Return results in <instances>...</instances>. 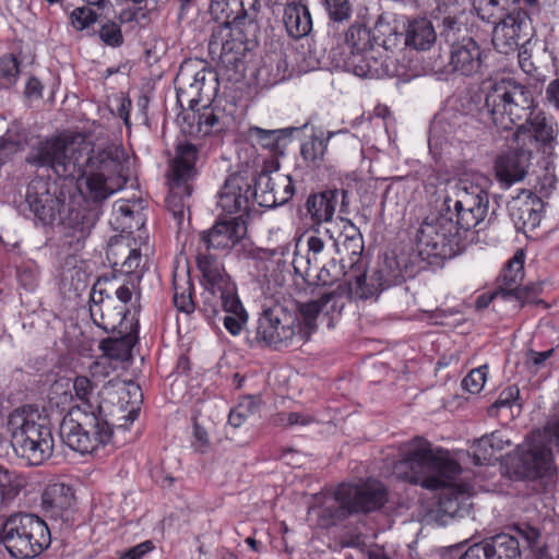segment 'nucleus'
Wrapping results in <instances>:
<instances>
[{
    "label": "nucleus",
    "mask_w": 559,
    "mask_h": 559,
    "mask_svg": "<svg viewBox=\"0 0 559 559\" xmlns=\"http://www.w3.org/2000/svg\"><path fill=\"white\" fill-rule=\"evenodd\" d=\"M198 150L195 145L185 142L176 147V155L170 163L168 171L169 193L166 199L167 210L180 228L189 212L190 197L192 193L191 181L195 176V160Z\"/></svg>",
    "instance_id": "12"
},
{
    "label": "nucleus",
    "mask_w": 559,
    "mask_h": 559,
    "mask_svg": "<svg viewBox=\"0 0 559 559\" xmlns=\"http://www.w3.org/2000/svg\"><path fill=\"white\" fill-rule=\"evenodd\" d=\"M333 294H323L316 300H310L299 305L298 310V332L302 337L304 343L309 341L311 334L317 329V318L323 310V307L332 299Z\"/></svg>",
    "instance_id": "34"
},
{
    "label": "nucleus",
    "mask_w": 559,
    "mask_h": 559,
    "mask_svg": "<svg viewBox=\"0 0 559 559\" xmlns=\"http://www.w3.org/2000/svg\"><path fill=\"white\" fill-rule=\"evenodd\" d=\"M371 33L376 34V45L382 46L385 50L397 47L402 38V34L391 26V16L386 13L379 15Z\"/></svg>",
    "instance_id": "42"
},
{
    "label": "nucleus",
    "mask_w": 559,
    "mask_h": 559,
    "mask_svg": "<svg viewBox=\"0 0 559 559\" xmlns=\"http://www.w3.org/2000/svg\"><path fill=\"white\" fill-rule=\"evenodd\" d=\"M255 338L276 350L300 346L304 341L298 332V316L281 304L265 307L258 319Z\"/></svg>",
    "instance_id": "14"
},
{
    "label": "nucleus",
    "mask_w": 559,
    "mask_h": 559,
    "mask_svg": "<svg viewBox=\"0 0 559 559\" xmlns=\"http://www.w3.org/2000/svg\"><path fill=\"white\" fill-rule=\"evenodd\" d=\"M253 173L248 169L227 177L218 192L217 205L228 214L248 213L254 199Z\"/></svg>",
    "instance_id": "18"
},
{
    "label": "nucleus",
    "mask_w": 559,
    "mask_h": 559,
    "mask_svg": "<svg viewBox=\"0 0 559 559\" xmlns=\"http://www.w3.org/2000/svg\"><path fill=\"white\" fill-rule=\"evenodd\" d=\"M519 461L526 477L536 478L552 467L550 436L545 431L532 432L519 447Z\"/></svg>",
    "instance_id": "17"
},
{
    "label": "nucleus",
    "mask_w": 559,
    "mask_h": 559,
    "mask_svg": "<svg viewBox=\"0 0 559 559\" xmlns=\"http://www.w3.org/2000/svg\"><path fill=\"white\" fill-rule=\"evenodd\" d=\"M97 21V14L87 7L75 8L70 14L71 25L76 31H83Z\"/></svg>",
    "instance_id": "51"
},
{
    "label": "nucleus",
    "mask_w": 559,
    "mask_h": 559,
    "mask_svg": "<svg viewBox=\"0 0 559 559\" xmlns=\"http://www.w3.org/2000/svg\"><path fill=\"white\" fill-rule=\"evenodd\" d=\"M11 445L15 454L29 465H40L53 451V438L50 428L39 421V415L31 408H17L7 423Z\"/></svg>",
    "instance_id": "7"
},
{
    "label": "nucleus",
    "mask_w": 559,
    "mask_h": 559,
    "mask_svg": "<svg viewBox=\"0 0 559 559\" xmlns=\"http://www.w3.org/2000/svg\"><path fill=\"white\" fill-rule=\"evenodd\" d=\"M281 420L286 426H293V425H308L313 419L311 416L304 415L300 413H288V414H282Z\"/></svg>",
    "instance_id": "61"
},
{
    "label": "nucleus",
    "mask_w": 559,
    "mask_h": 559,
    "mask_svg": "<svg viewBox=\"0 0 559 559\" xmlns=\"http://www.w3.org/2000/svg\"><path fill=\"white\" fill-rule=\"evenodd\" d=\"M191 289L192 284L187 275L181 280L174 276V304L179 311L191 313L194 310Z\"/></svg>",
    "instance_id": "45"
},
{
    "label": "nucleus",
    "mask_w": 559,
    "mask_h": 559,
    "mask_svg": "<svg viewBox=\"0 0 559 559\" xmlns=\"http://www.w3.org/2000/svg\"><path fill=\"white\" fill-rule=\"evenodd\" d=\"M471 450V455L475 465L489 463L495 455L492 449L489 448L488 440H486L484 436L473 443Z\"/></svg>",
    "instance_id": "53"
},
{
    "label": "nucleus",
    "mask_w": 559,
    "mask_h": 559,
    "mask_svg": "<svg viewBox=\"0 0 559 559\" xmlns=\"http://www.w3.org/2000/svg\"><path fill=\"white\" fill-rule=\"evenodd\" d=\"M198 267L202 273L204 302L216 312L218 306L226 312L223 323L226 330L238 335L247 322V312L238 297L235 284L226 274L221 262L211 254H199Z\"/></svg>",
    "instance_id": "4"
},
{
    "label": "nucleus",
    "mask_w": 559,
    "mask_h": 559,
    "mask_svg": "<svg viewBox=\"0 0 559 559\" xmlns=\"http://www.w3.org/2000/svg\"><path fill=\"white\" fill-rule=\"evenodd\" d=\"M25 200L35 216L44 222L56 219L63 206L62 200L50 192L48 181L43 178L27 185Z\"/></svg>",
    "instance_id": "21"
},
{
    "label": "nucleus",
    "mask_w": 559,
    "mask_h": 559,
    "mask_svg": "<svg viewBox=\"0 0 559 559\" xmlns=\"http://www.w3.org/2000/svg\"><path fill=\"white\" fill-rule=\"evenodd\" d=\"M483 50L472 37H464L450 46L449 61L445 64L448 73L462 76H473L480 72Z\"/></svg>",
    "instance_id": "19"
},
{
    "label": "nucleus",
    "mask_w": 559,
    "mask_h": 559,
    "mask_svg": "<svg viewBox=\"0 0 559 559\" xmlns=\"http://www.w3.org/2000/svg\"><path fill=\"white\" fill-rule=\"evenodd\" d=\"M73 390L75 392V397L72 396V401L67 408L70 406H81L87 411L98 412L99 406L91 401L94 392V384L87 377L78 376L73 381Z\"/></svg>",
    "instance_id": "43"
},
{
    "label": "nucleus",
    "mask_w": 559,
    "mask_h": 559,
    "mask_svg": "<svg viewBox=\"0 0 559 559\" xmlns=\"http://www.w3.org/2000/svg\"><path fill=\"white\" fill-rule=\"evenodd\" d=\"M112 370L114 369L110 361L105 357L94 361L90 367V373L94 379L106 378L111 373Z\"/></svg>",
    "instance_id": "60"
},
{
    "label": "nucleus",
    "mask_w": 559,
    "mask_h": 559,
    "mask_svg": "<svg viewBox=\"0 0 559 559\" xmlns=\"http://www.w3.org/2000/svg\"><path fill=\"white\" fill-rule=\"evenodd\" d=\"M330 19L334 22H343L350 16V5L347 0H322Z\"/></svg>",
    "instance_id": "52"
},
{
    "label": "nucleus",
    "mask_w": 559,
    "mask_h": 559,
    "mask_svg": "<svg viewBox=\"0 0 559 559\" xmlns=\"http://www.w3.org/2000/svg\"><path fill=\"white\" fill-rule=\"evenodd\" d=\"M337 203L336 190H326L307 199L306 209L314 224L330 222Z\"/></svg>",
    "instance_id": "35"
},
{
    "label": "nucleus",
    "mask_w": 559,
    "mask_h": 559,
    "mask_svg": "<svg viewBox=\"0 0 559 559\" xmlns=\"http://www.w3.org/2000/svg\"><path fill=\"white\" fill-rule=\"evenodd\" d=\"M100 39L109 46L117 47L122 44L123 37L118 24L108 22L99 29Z\"/></svg>",
    "instance_id": "54"
},
{
    "label": "nucleus",
    "mask_w": 559,
    "mask_h": 559,
    "mask_svg": "<svg viewBox=\"0 0 559 559\" xmlns=\"http://www.w3.org/2000/svg\"><path fill=\"white\" fill-rule=\"evenodd\" d=\"M334 498L340 508L347 514L369 513L381 509L388 501L385 486L377 479H368L359 484H342Z\"/></svg>",
    "instance_id": "15"
},
{
    "label": "nucleus",
    "mask_w": 559,
    "mask_h": 559,
    "mask_svg": "<svg viewBox=\"0 0 559 559\" xmlns=\"http://www.w3.org/2000/svg\"><path fill=\"white\" fill-rule=\"evenodd\" d=\"M193 67L194 70L191 74V80L193 79L195 84H198L199 92H201L202 97H204V103L209 104L212 102L219 88L217 73L213 69L209 68L204 62L203 67Z\"/></svg>",
    "instance_id": "39"
},
{
    "label": "nucleus",
    "mask_w": 559,
    "mask_h": 559,
    "mask_svg": "<svg viewBox=\"0 0 559 559\" xmlns=\"http://www.w3.org/2000/svg\"><path fill=\"white\" fill-rule=\"evenodd\" d=\"M546 99L559 109V79L551 81L546 87Z\"/></svg>",
    "instance_id": "64"
},
{
    "label": "nucleus",
    "mask_w": 559,
    "mask_h": 559,
    "mask_svg": "<svg viewBox=\"0 0 559 559\" xmlns=\"http://www.w3.org/2000/svg\"><path fill=\"white\" fill-rule=\"evenodd\" d=\"M25 160L37 168L49 167L62 178L84 179L82 193L88 209L72 210L69 214V224L78 239L90 234L99 218V204L121 190L128 177L123 148L107 145L94 150L81 134L40 141L31 148Z\"/></svg>",
    "instance_id": "1"
},
{
    "label": "nucleus",
    "mask_w": 559,
    "mask_h": 559,
    "mask_svg": "<svg viewBox=\"0 0 559 559\" xmlns=\"http://www.w3.org/2000/svg\"><path fill=\"white\" fill-rule=\"evenodd\" d=\"M521 2L534 7L538 0H474L480 19L495 24L491 41L500 53L515 51L520 38L527 35L530 19Z\"/></svg>",
    "instance_id": "5"
},
{
    "label": "nucleus",
    "mask_w": 559,
    "mask_h": 559,
    "mask_svg": "<svg viewBox=\"0 0 559 559\" xmlns=\"http://www.w3.org/2000/svg\"><path fill=\"white\" fill-rule=\"evenodd\" d=\"M10 483L9 472L0 465V495L3 499H12L16 495V491L8 489Z\"/></svg>",
    "instance_id": "62"
},
{
    "label": "nucleus",
    "mask_w": 559,
    "mask_h": 559,
    "mask_svg": "<svg viewBox=\"0 0 559 559\" xmlns=\"http://www.w3.org/2000/svg\"><path fill=\"white\" fill-rule=\"evenodd\" d=\"M488 559H521L520 542L509 534H498L481 542Z\"/></svg>",
    "instance_id": "36"
},
{
    "label": "nucleus",
    "mask_w": 559,
    "mask_h": 559,
    "mask_svg": "<svg viewBox=\"0 0 559 559\" xmlns=\"http://www.w3.org/2000/svg\"><path fill=\"white\" fill-rule=\"evenodd\" d=\"M486 440L489 442V448L492 449L496 454L499 451H502L506 447L510 445V439L507 438L504 432L502 431H493L490 435L484 436Z\"/></svg>",
    "instance_id": "59"
},
{
    "label": "nucleus",
    "mask_w": 559,
    "mask_h": 559,
    "mask_svg": "<svg viewBox=\"0 0 559 559\" xmlns=\"http://www.w3.org/2000/svg\"><path fill=\"white\" fill-rule=\"evenodd\" d=\"M342 230L338 237L330 236L331 246L337 253H346L352 257H360L364 251L362 236L359 229L346 218H340Z\"/></svg>",
    "instance_id": "31"
},
{
    "label": "nucleus",
    "mask_w": 559,
    "mask_h": 559,
    "mask_svg": "<svg viewBox=\"0 0 559 559\" xmlns=\"http://www.w3.org/2000/svg\"><path fill=\"white\" fill-rule=\"evenodd\" d=\"M114 215L116 216V219L121 222L122 228H131L132 225L127 222L128 219L133 218L134 215H136L139 218H141L139 212H134L133 206L128 201H117L112 205Z\"/></svg>",
    "instance_id": "55"
},
{
    "label": "nucleus",
    "mask_w": 559,
    "mask_h": 559,
    "mask_svg": "<svg viewBox=\"0 0 559 559\" xmlns=\"http://www.w3.org/2000/svg\"><path fill=\"white\" fill-rule=\"evenodd\" d=\"M488 194L477 183L461 179L450 188L444 199L447 214L456 216L457 227L467 231L477 227L486 217L488 211Z\"/></svg>",
    "instance_id": "13"
},
{
    "label": "nucleus",
    "mask_w": 559,
    "mask_h": 559,
    "mask_svg": "<svg viewBox=\"0 0 559 559\" xmlns=\"http://www.w3.org/2000/svg\"><path fill=\"white\" fill-rule=\"evenodd\" d=\"M248 133L250 139L254 141L257 144L273 150L278 145V142L282 140L284 135V130H264L259 127H251Z\"/></svg>",
    "instance_id": "48"
},
{
    "label": "nucleus",
    "mask_w": 559,
    "mask_h": 559,
    "mask_svg": "<svg viewBox=\"0 0 559 559\" xmlns=\"http://www.w3.org/2000/svg\"><path fill=\"white\" fill-rule=\"evenodd\" d=\"M415 245L423 260L430 258L445 260L464 251L466 236L454 223L452 215H431L417 229Z\"/></svg>",
    "instance_id": "8"
},
{
    "label": "nucleus",
    "mask_w": 559,
    "mask_h": 559,
    "mask_svg": "<svg viewBox=\"0 0 559 559\" xmlns=\"http://www.w3.org/2000/svg\"><path fill=\"white\" fill-rule=\"evenodd\" d=\"M134 285L116 281L98 280L90 297V314L93 322L106 332H116L124 328L129 312L127 304L131 301Z\"/></svg>",
    "instance_id": "11"
},
{
    "label": "nucleus",
    "mask_w": 559,
    "mask_h": 559,
    "mask_svg": "<svg viewBox=\"0 0 559 559\" xmlns=\"http://www.w3.org/2000/svg\"><path fill=\"white\" fill-rule=\"evenodd\" d=\"M330 236L333 233L330 228H325L324 233L317 231L307 237V252L305 254L296 252L293 266L297 275L304 280L311 277L313 267H318L330 257L334 248L331 246Z\"/></svg>",
    "instance_id": "20"
},
{
    "label": "nucleus",
    "mask_w": 559,
    "mask_h": 559,
    "mask_svg": "<svg viewBox=\"0 0 559 559\" xmlns=\"http://www.w3.org/2000/svg\"><path fill=\"white\" fill-rule=\"evenodd\" d=\"M487 380V366H480L473 369L462 381L463 388L472 393H479Z\"/></svg>",
    "instance_id": "50"
},
{
    "label": "nucleus",
    "mask_w": 559,
    "mask_h": 559,
    "mask_svg": "<svg viewBox=\"0 0 559 559\" xmlns=\"http://www.w3.org/2000/svg\"><path fill=\"white\" fill-rule=\"evenodd\" d=\"M106 255L114 267H120L126 274L135 273L142 261L141 252L133 247L129 237L120 236L108 245Z\"/></svg>",
    "instance_id": "28"
},
{
    "label": "nucleus",
    "mask_w": 559,
    "mask_h": 559,
    "mask_svg": "<svg viewBox=\"0 0 559 559\" xmlns=\"http://www.w3.org/2000/svg\"><path fill=\"white\" fill-rule=\"evenodd\" d=\"M252 192L254 202L272 209L288 202L295 188L290 176L263 169L258 175L253 174Z\"/></svg>",
    "instance_id": "16"
},
{
    "label": "nucleus",
    "mask_w": 559,
    "mask_h": 559,
    "mask_svg": "<svg viewBox=\"0 0 559 559\" xmlns=\"http://www.w3.org/2000/svg\"><path fill=\"white\" fill-rule=\"evenodd\" d=\"M337 135H342L346 140L352 141V142L356 141L355 136L352 133H349V131H347V130H340L336 132L329 131L326 133V138L312 136L309 140H307L306 142H304L301 145V151H300L302 157L306 160L311 162L313 164L321 162L325 154L329 141L333 136H337Z\"/></svg>",
    "instance_id": "37"
},
{
    "label": "nucleus",
    "mask_w": 559,
    "mask_h": 559,
    "mask_svg": "<svg viewBox=\"0 0 559 559\" xmlns=\"http://www.w3.org/2000/svg\"><path fill=\"white\" fill-rule=\"evenodd\" d=\"M283 20L288 35L295 39L307 36L312 29L310 12L301 2L288 3Z\"/></svg>",
    "instance_id": "33"
},
{
    "label": "nucleus",
    "mask_w": 559,
    "mask_h": 559,
    "mask_svg": "<svg viewBox=\"0 0 559 559\" xmlns=\"http://www.w3.org/2000/svg\"><path fill=\"white\" fill-rule=\"evenodd\" d=\"M535 199L528 194L526 200L514 199L509 209L511 216L523 226H535L538 221V214L534 209Z\"/></svg>",
    "instance_id": "44"
},
{
    "label": "nucleus",
    "mask_w": 559,
    "mask_h": 559,
    "mask_svg": "<svg viewBox=\"0 0 559 559\" xmlns=\"http://www.w3.org/2000/svg\"><path fill=\"white\" fill-rule=\"evenodd\" d=\"M193 66L203 67V61L194 59L183 62L175 80L177 102L182 109L194 110L200 103H204V97L199 92L198 84H195L193 79L191 80V74L194 70Z\"/></svg>",
    "instance_id": "27"
},
{
    "label": "nucleus",
    "mask_w": 559,
    "mask_h": 559,
    "mask_svg": "<svg viewBox=\"0 0 559 559\" xmlns=\"http://www.w3.org/2000/svg\"><path fill=\"white\" fill-rule=\"evenodd\" d=\"M1 543L16 559L40 555L51 543L47 524L34 514L10 515L2 526Z\"/></svg>",
    "instance_id": "10"
},
{
    "label": "nucleus",
    "mask_w": 559,
    "mask_h": 559,
    "mask_svg": "<svg viewBox=\"0 0 559 559\" xmlns=\"http://www.w3.org/2000/svg\"><path fill=\"white\" fill-rule=\"evenodd\" d=\"M345 41L352 48V51L367 52L376 50L377 37L365 25L354 24L345 33Z\"/></svg>",
    "instance_id": "41"
},
{
    "label": "nucleus",
    "mask_w": 559,
    "mask_h": 559,
    "mask_svg": "<svg viewBox=\"0 0 559 559\" xmlns=\"http://www.w3.org/2000/svg\"><path fill=\"white\" fill-rule=\"evenodd\" d=\"M345 67L355 75L366 79H380L392 74L379 50L352 51L345 61Z\"/></svg>",
    "instance_id": "25"
},
{
    "label": "nucleus",
    "mask_w": 559,
    "mask_h": 559,
    "mask_svg": "<svg viewBox=\"0 0 559 559\" xmlns=\"http://www.w3.org/2000/svg\"><path fill=\"white\" fill-rule=\"evenodd\" d=\"M531 158L532 152L528 150L518 148L503 153L495 163L497 179L507 187L523 180L527 174Z\"/></svg>",
    "instance_id": "24"
},
{
    "label": "nucleus",
    "mask_w": 559,
    "mask_h": 559,
    "mask_svg": "<svg viewBox=\"0 0 559 559\" xmlns=\"http://www.w3.org/2000/svg\"><path fill=\"white\" fill-rule=\"evenodd\" d=\"M193 437L194 441L192 442V447L200 453L207 452L211 444L209 435L206 430L197 423L193 425Z\"/></svg>",
    "instance_id": "56"
},
{
    "label": "nucleus",
    "mask_w": 559,
    "mask_h": 559,
    "mask_svg": "<svg viewBox=\"0 0 559 559\" xmlns=\"http://www.w3.org/2000/svg\"><path fill=\"white\" fill-rule=\"evenodd\" d=\"M247 234V225L241 215L217 221L209 230L201 234L207 249L228 250L234 248Z\"/></svg>",
    "instance_id": "22"
},
{
    "label": "nucleus",
    "mask_w": 559,
    "mask_h": 559,
    "mask_svg": "<svg viewBox=\"0 0 559 559\" xmlns=\"http://www.w3.org/2000/svg\"><path fill=\"white\" fill-rule=\"evenodd\" d=\"M249 404H239L237 407L230 411L228 416V423L234 428H238L246 423L250 415Z\"/></svg>",
    "instance_id": "57"
},
{
    "label": "nucleus",
    "mask_w": 559,
    "mask_h": 559,
    "mask_svg": "<svg viewBox=\"0 0 559 559\" xmlns=\"http://www.w3.org/2000/svg\"><path fill=\"white\" fill-rule=\"evenodd\" d=\"M397 451L391 467L393 476L428 490L444 488L437 510L440 515L455 518L469 513L473 489L467 484L452 485L462 469L448 452L433 449L418 436L402 442Z\"/></svg>",
    "instance_id": "2"
},
{
    "label": "nucleus",
    "mask_w": 559,
    "mask_h": 559,
    "mask_svg": "<svg viewBox=\"0 0 559 559\" xmlns=\"http://www.w3.org/2000/svg\"><path fill=\"white\" fill-rule=\"evenodd\" d=\"M391 285L384 276L382 269H376L370 274L356 275L348 282V292L352 299L366 300L377 297L384 288Z\"/></svg>",
    "instance_id": "30"
},
{
    "label": "nucleus",
    "mask_w": 559,
    "mask_h": 559,
    "mask_svg": "<svg viewBox=\"0 0 559 559\" xmlns=\"http://www.w3.org/2000/svg\"><path fill=\"white\" fill-rule=\"evenodd\" d=\"M404 45L417 51L429 50L437 40V33L432 23L426 17L407 21L404 32L401 33Z\"/></svg>",
    "instance_id": "29"
},
{
    "label": "nucleus",
    "mask_w": 559,
    "mask_h": 559,
    "mask_svg": "<svg viewBox=\"0 0 559 559\" xmlns=\"http://www.w3.org/2000/svg\"><path fill=\"white\" fill-rule=\"evenodd\" d=\"M197 132L200 135H209L213 132H219L225 127L224 118L219 111L207 108L204 105V111L197 115Z\"/></svg>",
    "instance_id": "46"
},
{
    "label": "nucleus",
    "mask_w": 559,
    "mask_h": 559,
    "mask_svg": "<svg viewBox=\"0 0 559 559\" xmlns=\"http://www.w3.org/2000/svg\"><path fill=\"white\" fill-rule=\"evenodd\" d=\"M73 504V490L64 484L48 485L41 495V509L52 519L68 520Z\"/></svg>",
    "instance_id": "26"
},
{
    "label": "nucleus",
    "mask_w": 559,
    "mask_h": 559,
    "mask_svg": "<svg viewBox=\"0 0 559 559\" xmlns=\"http://www.w3.org/2000/svg\"><path fill=\"white\" fill-rule=\"evenodd\" d=\"M210 12L218 23L217 25L234 26L235 15L242 16L245 23H248L246 11L242 8L241 0H212Z\"/></svg>",
    "instance_id": "38"
},
{
    "label": "nucleus",
    "mask_w": 559,
    "mask_h": 559,
    "mask_svg": "<svg viewBox=\"0 0 559 559\" xmlns=\"http://www.w3.org/2000/svg\"><path fill=\"white\" fill-rule=\"evenodd\" d=\"M234 22V26L216 25L212 29L207 49L212 60L222 69L238 74L246 70L249 35L255 32L257 25L252 21L245 23V19L238 15Z\"/></svg>",
    "instance_id": "9"
},
{
    "label": "nucleus",
    "mask_w": 559,
    "mask_h": 559,
    "mask_svg": "<svg viewBox=\"0 0 559 559\" xmlns=\"http://www.w3.org/2000/svg\"><path fill=\"white\" fill-rule=\"evenodd\" d=\"M524 280V254L522 252L515 253V255L509 261L507 267L500 275V283L498 286L499 293L503 299L514 298L520 302L522 307L528 299L530 293L534 290V287L522 286Z\"/></svg>",
    "instance_id": "23"
},
{
    "label": "nucleus",
    "mask_w": 559,
    "mask_h": 559,
    "mask_svg": "<svg viewBox=\"0 0 559 559\" xmlns=\"http://www.w3.org/2000/svg\"><path fill=\"white\" fill-rule=\"evenodd\" d=\"M19 74V63L12 55L0 58V84L9 86L16 81Z\"/></svg>",
    "instance_id": "49"
},
{
    "label": "nucleus",
    "mask_w": 559,
    "mask_h": 559,
    "mask_svg": "<svg viewBox=\"0 0 559 559\" xmlns=\"http://www.w3.org/2000/svg\"><path fill=\"white\" fill-rule=\"evenodd\" d=\"M530 123L536 142L544 148H552L558 136L557 123L546 118L543 114H537L534 118L530 119Z\"/></svg>",
    "instance_id": "40"
},
{
    "label": "nucleus",
    "mask_w": 559,
    "mask_h": 559,
    "mask_svg": "<svg viewBox=\"0 0 559 559\" xmlns=\"http://www.w3.org/2000/svg\"><path fill=\"white\" fill-rule=\"evenodd\" d=\"M314 269L318 270L314 275L317 284L323 286L333 285L345 275L344 265L338 263L334 258Z\"/></svg>",
    "instance_id": "47"
},
{
    "label": "nucleus",
    "mask_w": 559,
    "mask_h": 559,
    "mask_svg": "<svg viewBox=\"0 0 559 559\" xmlns=\"http://www.w3.org/2000/svg\"><path fill=\"white\" fill-rule=\"evenodd\" d=\"M154 548L151 540H145L120 555L119 559H141Z\"/></svg>",
    "instance_id": "58"
},
{
    "label": "nucleus",
    "mask_w": 559,
    "mask_h": 559,
    "mask_svg": "<svg viewBox=\"0 0 559 559\" xmlns=\"http://www.w3.org/2000/svg\"><path fill=\"white\" fill-rule=\"evenodd\" d=\"M483 543L474 544L459 559H488Z\"/></svg>",
    "instance_id": "63"
},
{
    "label": "nucleus",
    "mask_w": 559,
    "mask_h": 559,
    "mask_svg": "<svg viewBox=\"0 0 559 559\" xmlns=\"http://www.w3.org/2000/svg\"><path fill=\"white\" fill-rule=\"evenodd\" d=\"M57 390L58 388L49 399V406L59 408L60 415L66 413L59 428L60 438L70 449L81 454H93L110 442L117 444L116 432L126 430L139 416L142 393L140 386L133 382H122L118 389L120 401L130 404V408L122 417L124 424L117 425L115 429L99 412L87 411L81 406L67 408L72 401V394L68 391L58 393Z\"/></svg>",
    "instance_id": "3"
},
{
    "label": "nucleus",
    "mask_w": 559,
    "mask_h": 559,
    "mask_svg": "<svg viewBox=\"0 0 559 559\" xmlns=\"http://www.w3.org/2000/svg\"><path fill=\"white\" fill-rule=\"evenodd\" d=\"M131 330V324L126 325L116 331L119 334L118 337H109L100 342L99 348L103 350L105 358L108 360L110 358L118 360L131 358V352L136 342V336Z\"/></svg>",
    "instance_id": "32"
},
{
    "label": "nucleus",
    "mask_w": 559,
    "mask_h": 559,
    "mask_svg": "<svg viewBox=\"0 0 559 559\" xmlns=\"http://www.w3.org/2000/svg\"><path fill=\"white\" fill-rule=\"evenodd\" d=\"M533 98L523 84L501 79L489 85L479 115L485 123L509 130L523 119L528 120Z\"/></svg>",
    "instance_id": "6"
}]
</instances>
